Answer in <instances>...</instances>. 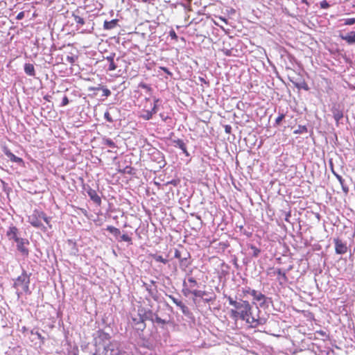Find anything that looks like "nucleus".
Wrapping results in <instances>:
<instances>
[{"label":"nucleus","instance_id":"obj_15","mask_svg":"<svg viewBox=\"0 0 355 355\" xmlns=\"http://www.w3.org/2000/svg\"><path fill=\"white\" fill-rule=\"evenodd\" d=\"M87 194H88L89 197L90 198V199L92 201H94L96 204H97L98 205H100L101 204V198L98 195L97 192L94 189H89L87 191Z\"/></svg>","mask_w":355,"mask_h":355},{"label":"nucleus","instance_id":"obj_48","mask_svg":"<svg viewBox=\"0 0 355 355\" xmlns=\"http://www.w3.org/2000/svg\"><path fill=\"white\" fill-rule=\"evenodd\" d=\"M183 286L185 287L186 286H187V283L185 282H184L183 283Z\"/></svg>","mask_w":355,"mask_h":355},{"label":"nucleus","instance_id":"obj_19","mask_svg":"<svg viewBox=\"0 0 355 355\" xmlns=\"http://www.w3.org/2000/svg\"><path fill=\"white\" fill-rule=\"evenodd\" d=\"M149 256L157 262H160L164 264H166L168 262V259H167V257L164 258L162 256L158 255L157 254H150ZM166 257H168V255Z\"/></svg>","mask_w":355,"mask_h":355},{"label":"nucleus","instance_id":"obj_6","mask_svg":"<svg viewBox=\"0 0 355 355\" xmlns=\"http://www.w3.org/2000/svg\"><path fill=\"white\" fill-rule=\"evenodd\" d=\"M17 243V248L20 252L22 256L28 257L29 255V250L27 246L29 245V241L26 239L20 238L15 241Z\"/></svg>","mask_w":355,"mask_h":355},{"label":"nucleus","instance_id":"obj_45","mask_svg":"<svg viewBox=\"0 0 355 355\" xmlns=\"http://www.w3.org/2000/svg\"><path fill=\"white\" fill-rule=\"evenodd\" d=\"M218 19L221 21H223L225 24H227V21L225 18L223 17H219Z\"/></svg>","mask_w":355,"mask_h":355},{"label":"nucleus","instance_id":"obj_43","mask_svg":"<svg viewBox=\"0 0 355 355\" xmlns=\"http://www.w3.org/2000/svg\"><path fill=\"white\" fill-rule=\"evenodd\" d=\"M24 17V12H20L18 13V15H17V19H22Z\"/></svg>","mask_w":355,"mask_h":355},{"label":"nucleus","instance_id":"obj_36","mask_svg":"<svg viewBox=\"0 0 355 355\" xmlns=\"http://www.w3.org/2000/svg\"><path fill=\"white\" fill-rule=\"evenodd\" d=\"M251 249L253 250V256L257 257L260 253V250L255 246H251Z\"/></svg>","mask_w":355,"mask_h":355},{"label":"nucleus","instance_id":"obj_1","mask_svg":"<svg viewBox=\"0 0 355 355\" xmlns=\"http://www.w3.org/2000/svg\"><path fill=\"white\" fill-rule=\"evenodd\" d=\"M227 300L229 304L234 307V309L230 310V315L235 322L239 319L245 320L252 327H257L258 325L263 324L261 320L259 319L255 320L252 318L250 320L251 306L248 301L240 300L238 302L233 300L230 296L227 297Z\"/></svg>","mask_w":355,"mask_h":355},{"label":"nucleus","instance_id":"obj_35","mask_svg":"<svg viewBox=\"0 0 355 355\" xmlns=\"http://www.w3.org/2000/svg\"><path fill=\"white\" fill-rule=\"evenodd\" d=\"M329 6H330L329 3L326 0H323L322 1L320 2V8H321L327 9V8H329Z\"/></svg>","mask_w":355,"mask_h":355},{"label":"nucleus","instance_id":"obj_39","mask_svg":"<svg viewBox=\"0 0 355 355\" xmlns=\"http://www.w3.org/2000/svg\"><path fill=\"white\" fill-rule=\"evenodd\" d=\"M69 101L67 96H64L62 98L61 106H65L69 103Z\"/></svg>","mask_w":355,"mask_h":355},{"label":"nucleus","instance_id":"obj_16","mask_svg":"<svg viewBox=\"0 0 355 355\" xmlns=\"http://www.w3.org/2000/svg\"><path fill=\"white\" fill-rule=\"evenodd\" d=\"M340 37L349 44H355V31H351L346 35H340Z\"/></svg>","mask_w":355,"mask_h":355},{"label":"nucleus","instance_id":"obj_42","mask_svg":"<svg viewBox=\"0 0 355 355\" xmlns=\"http://www.w3.org/2000/svg\"><path fill=\"white\" fill-rule=\"evenodd\" d=\"M159 69L161 70L164 71L166 73H167V74H168L170 76L172 75L171 72L166 67H160Z\"/></svg>","mask_w":355,"mask_h":355},{"label":"nucleus","instance_id":"obj_3","mask_svg":"<svg viewBox=\"0 0 355 355\" xmlns=\"http://www.w3.org/2000/svg\"><path fill=\"white\" fill-rule=\"evenodd\" d=\"M30 275H28L26 270H23L21 274L18 276L14 283V287L17 290L20 289L25 293H30Z\"/></svg>","mask_w":355,"mask_h":355},{"label":"nucleus","instance_id":"obj_30","mask_svg":"<svg viewBox=\"0 0 355 355\" xmlns=\"http://www.w3.org/2000/svg\"><path fill=\"white\" fill-rule=\"evenodd\" d=\"M134 168L130 166H127L125 167L123 170H121L120 171L123 173H128V174H133L134 173Z\"/></svg>","mask_w":355,"mask_h":355},{"label":"nucleus","instance_id":"obj_34","mask_svg":"<svg viewBox=\"0 0 355 355\" xmlns=\"http://www.w3.org/2000/svg\"><path fill=\"white\" fill-rule=\"evenodd\" d=\"M355 24V18H348L345 20V25H353Z\"/></svg>","mask_w":355,"mask_h":355},{"label":"nucleus","instance_id":"obj_41","mask_svg":"<svg viewBox=\"0 0 355 355\" xmlns=\"http://www.w3.org/2000/svg\"><path fill=\"white\" fill-rule=\"evenodd\" d=\"M105 119H107V121H109V122H112V121H113V120H112V117L110 116V113H109L108 112H106L105 113Z\"/></svg>","mask_w":355,"mask_h":355},{"label":"nucleus","instance_id":"obj_46","mask_svg":"<svg viewBox=\"0 0 355 355\" xmlns=\"http://www.w3.org/2000/svg\"><path fill=\"white\" fill-rule=\"evenodd\" d=\"M302 3H305L307 6H309V3L307 0H301Z\"/></svg>","mask_w":355,"mask_h":355},{"label":"nucleus","instance_id":"obj_50","mask_svg":"<svg viewBox=\"0 0 355 355\" xmlns=\"http://www.w3.org/2000/svg\"><path fill=\"white\" fill-rule=\"evenodd\" d=\"M277 277H281V275H276Z\"/></svg>","mask_w":355,"mask_h":355},{"label":"nucleus","instance_id":"obj_24","mask_svg":"<svg viewBox=\"0 0 355 355\" xmlns=\"http://www.w3.org/2000/svg\"><path fill=\"white\" fill-rule=\"evenodd\" d=\"M174 257L179 259L180 265H183L184 262L187 261V258H182L181 252L178 249H175V250Z\"/></svg>","mask_w":355,"mask_h":355},{"label":"nucleus","instance_id":"obj_27","mask_svg":"<svg viewBox=\"0 0 355 355\" xmlns=\"http://www.w3.org/2000/svg\"><path fill=\"white\" fill-rule=\"evenodd\" d=\"M175 142L177 144V146H178L181 150H182L184 153H187L186 145L182 139H178Z\"/></svg>","mask_w":355,"mask_h":355},{"label":"nucleus","instance_id":"obj_2","mask_svg":"<svg viewBox=\"0 0 355 355\" xmlns=\"http://www.w3.org/2000/svg\"><path fill=\"white\" fill-rule=\"evenodd\" d=\"M42 220H44L45 223L51 227V225H49L50 218L47 217L43 211L35 209L28 217V220L31 225L37 228H40L42 226Z\"/></svg>","mask_w":355,"mask_h":355},{"label":"nucleus","instance_id":"obj_32","mask_svg":"<svg viewBox=\"0 0 355 355\" xmlns=\"http://www.w3.org/2000/svg\"><path fill=\"white\" fill-rule=\"evenodd\" d=\"M76 60H77V56L67 55L66 58V60L71 64H73L76 62Z\"/></svg>","mask_w":355,"mask_h":355},{"label":"nucleus","instance_id":"obj_17","mask_svg":"<svg viewBox=\"0 0 355 355\" xmlns=\"http://www.w3.org/2000/svg\"><path fill=\"white\" fill-rule=\"evenodd\" d=\"M119 20L116 19H112L111 21H105L103 24V28L106 30H110L114 28L118 23Z\"/></svg>","mask_w":355,"mask_h":355},{"label":"nucleus","instance_id":"obj_5","mask_svg":"<svg viewBox=\"0 0 355 355\" xmlns=\"http://www.w3.org/2000/svg\"><path fill=\"white\" fill-rule=\"evenodd\" d=\"M267 275L270 276L281 275V277L277 278L280 285H284L288 282V277L286 272L282 270L281 268H270L267 270Z\"/></svg>","mask_w":355,"mask_h":355},{"label":"nucleus","instance_id":"obj_11","mask_svg":"<svg viewBox=\"0 0 355 355\" xmlns=\"http://www.w3.org/2000/svg\"><path fill=\"white\" fill-rule=\"evenodd\" d=\"M7 236L9 239H12L15 241L19 240L20 238L18 237V229L15 226H11L9 227L6 232Z\"/></svg>","mask_w":355,"mask_h":355},{"label":"nucleus","instance_id":"obj_38","mask_svg":"<svg viewBox=\"0 0 355 355\" xmlns=\"http://www.w3.org/2000/svg\"><path fill=\"white\" fill-rule=\"evenodd\" d=\"M253 289H251L250 288H247L243 290V296H247L248 295H251V291H252Z\"/></svg>","mask_w":355,"mask_h":355},{"label":"nucleus","instance_id":"obj_51","mask_svg":"<svg viewBox=\"0 0 355 355\" xmlns=\"http://www.w3.org/2000/svg\"><path fill=\"white\" fill-rule=\"evenodd\" d=\"M294 132H295V133H298V132H299V130H295Z\"/></svg>","mask_w":355,"mask_h":355},{"label":"nucleus","instance_id":"obj_22","mask_svg":"<svg viewBox=\"0 0 355 355\" xmlns=\"http://www.w3.org/2000/svg\"><path fill=\"white\" fill-rule=\"evenodd\" d=\"M100 89H102L103 91V96L107 97L109 96H110L111 94V92L109 89L107 88H101L100 87H89V91H94V90H100Z\"/></svg>","mask_w":355,"mask_h":355},{"label":"nucleus","instance_id":"obj_26","mask_svg":"<svg viewBox=\"0 0 355 355\" xmlns=\"http://www.w3.org/2000/svg\"><path fill=\"white\" fill-rule=\"evenodd\" d=\"M187 280H188V284H189L188 286L190 288H194L198 286V282L194 277H189Z\"/></svg>","mask_w":355,"mask_h":355},{"label":"nucleus","instance_id":"obj_40","mask_svg":"<svg viewBox=\"0 0 355 355\" xmlns=\"http://www.w3.org/2000/svg\"><path fill=\"white\" fill-rule=\"evenodd\" d=\"M155 322L157 323H159V324H166V322L164 320L162 319L161 318H159L157 315L155 317Z\"/></svg>","mask_w":355,"mask_h":355},{"label":"nucleus","instance_id":"obj_8","mask_svg":"<svg viewBox=\"0 0 355 355\" xmlns=\"http://www.w3.org/2000/svg\"><path fill=\"white\" fill-rule=\"evenodd\" d=\"M157 101L153 103L151 110H144L143 114L141 115V118L145 120H149L153 117V114L157 112Z\"/></svg>","mask_w":355,"mask_h":355},{"label":"nucleus","instance_id":"obj_29","mask_svg":"<svg viewBox=\"0 0 355 355\" xmlns=\"http://www.w3.org/2000/svg\"><path fill=\"white\" fill-rule=\"evenodd\" d=\"M73 17L74 18L76 23H77L78 24H80L81 26L85 24V20L83 17L76 15H73Z\"/></svg>","mask_w":355,"mask_h":355},{"label":"nucleus","instance_id":"obj_18","mask_svg":"<svg viewBox=\"0 0 355 355\" xmlns=\"http://www.w3.org/2000/svg\"><path fill=\"white\" fill-rule=\"evenodd\" d=\"M24 71L27 75L31 76H34L35 75V67L33 64L30 63L25 64Z\"/></svg>","mask_w":355,"mask_h":355},{"label":"nucleus","instance_id":"obj_47","mask_svg":"<svg viewBox=\"0 0 355 355\" xmlns=\"http://www.w3.org/2000/svg\"><path fill=\"white\" fill-rule=\"evenodd\" d=\"M304 86H302V88H304V89L307 90V89H308V86H307V85H306L305 83H304Z\"/></svg>","mask_w":355,"mask_h":355},{"label":"nucleus","instance_id":"obj_28","mask_svg":"<svg viewBox=\"0 0 355 355\" xmlns=\"http://www.w3.org/2000/svg\"><path fill=\"white\" fill-rule=\"evenodd\" d=\"M103 144L110 147V148H115L116 144L114 142L110 139H103Z\"/></svg>","mask_w":355,"mask_h":355},{"label":"nucleus","instance_id":"obj_9","mask_svg":"<svg viewBox=\"0 0 355 355\" xmlns=\"http://www.w3.org/2000/svg\"><path fill=\"white\" fill-rule=\"evenodd\" d=\"M331 112L333 114V116L338 124L339 121L342 119L343 117V112L340 109L339 105L333 106Z\"/></svg>","mask_w":355,"mask_h":355},{"label":"nucleus","instance_id":"obj_13","mask_svg":"<svg viewBox=\"0 0 355 355\" xmlns=\"http://www.w3.org/2000/svg\"><path fill=\"white\" fill-rule=\"evenodd\" d=\"M116 345L113 342H110L105 347L106 352L110 351L109 355H121V352L118 347L114 348Z\"/></svg>","mask_w":355,"mask_h":355},{"label":"nucleus","instance_id":"obj_44","mask_svg":"<svg viewBox=\"0 0 355 355\" xmlns=\"http://www.w3.org/2000/svg\"><path fill=\"white\" fill-rule=\"evenodd\" d=\"M291 211H287L286 213L285 220L287 222H289V218H291Z\"/></svg>","mask_w":355,"mask_h":355},{"label":"nucleus","instance_id":"obj_14","mask_svg":"<svg viewBox=\"0 0 355 355\" xmlns=\"http://www.w3.org/2000/svg\"><path fill=\"white\" fill-rule=\"evenodd\" d=\"M3 152L10 161L19 164L23 163V159L21 157L15 156L8 148H5Z\"/></svg>","mask_w":355,"mask_h":355},{"label":"nucleus","instance_id":"obj_20","mask_svg":"<svg viewBox=\"0 0 355 355\" xmlns=\"http://www.w3.org/2000/svg\"><path fill=\"white\" fill-rule=\"evenodd\" d=\"M106 60L109 62V65L107 67L108 71H114L116 69V65L114 63V58L112 56H108L106 58Z\"/></svg>","mask_w":355,"mask_h":355},{"label":"nucleus","instance_id":"obj_31","mask_svg":"<svg viewBox=\"0 0 355 355\" xmlns=\"http://www.w3.org/2000/svg\"><path fill=\"white\" fill-rule=\"evenodd\" d=\"M285 118V114L283 113H281L279 114V116L275 119V125H279L282 123V120Z\"/></svg>","mask_w":355,"mask_h":355},{"label":"nucleus","instance_id":"obj_10","mask_svg":"<svg viewBox=\"0 0 355 355\" xmlns=\"http://www.w3.org/2000/svg\"><path fill=\"white\" fill-rule=\"evenodd\" d=\"M169 298L173 301L174 304H175L178 306L180 308L184 314H189V308L182 301L179 300L178 299L175 298L172 295H169Z\"/></svg>","mask_w":355,"mask_h":355},{"label":"nucleus","instance_id":"obj_33","mask_svg":"<svg viewBox=\"0 0 355 355\" xmlns=\"http://www.w3.org/2000/svg\"><path fill=\"white\" fill-rule=\"evenodd\" d=\"M121 241L132 243V239L128 234H124L121 236Z\"/></svg>","mask_w":355,"mask_h":355},{"label":"nucleus","instance_id":"obj_23","mask_svg":"<svg viewBox=\"0 0 355 355\" xmlns=\"http://www.w3.org/2000/svg\"><path fill=\"white\" fill-rule=\"evenodd\" d=\"M106 230L114 236H119L121 234L119 229L114 226L109 225L107 227Z\"/></svg>","mask_w":355,"mask_h":355},{"label":"nucleus","instance_id":"obj_4","mask_svg":"<svg viewBox=\"0 0 355 355\" xmlns=\"http://www.w3.org/2000/svg\"><path fill=\"white\" fill-rule=\"evenodd\" d=\"M183 293L185 295L189 294H192L196 297L202 298L203 300L206 302H213L216 299V296L214 295L208 296V294L205 291H199V290H190L189 288H183Z\"/></svg>","mask_w":355,"mask_h":355},{"label":"nucleus","instance_id":"obj_52","mask_svg":"<svg viewBox=\"0 0 355 355\" xmlns=\"http://www.w3.org/2000/svg\"><path fill=\"white\" fill-rule=\"evenodd\" d=\"M192 23H193V21H190V23L189 24V25H191Z\"/></svg>","mask_w":355,"mask_h":355},{"label":"nucleus","instance_id":"obj_21","mask_svg":"<svg viewBox=\"0 0 355 355\" xmlns=\"http://www.w3.org/2000/svg\"><path fill=\"white\" fill-rule=\"evenodd\" d=\"M336 178L342 186L343 192L345 193V194L347 195L349 192V187L344 183L345 180L343 179V178L340 175H336Z\"/></svg>","mask_w":355,"mask_h":355},{"label":"nucleus","instance_id":"obj_53","mask_svg":"<svg viewBox=\"0 0 355 355\" xmlns=\"http://www.w3.org/2000/svg\"><path fill=\"white\" fill-rule=\"evenodd\" d=\"M295 86H296L297 87H300V86H299L297 84H296V85H295Z\"/></svg>","mask_w":355,"mask_h":355},{"label":"nucleus","instance_id":"obj_37","mask_svg":"<svg viewBox=\"0 0 355 355\" xmlns=\"http://www.w3.org/2000/svg\"><path fill=\"white\" fill-rule=\"evenodd\" d=\"M169 36L171 39L175 40V41L178 40V35H176L175 32L173 30H171L169 32Z\"/></svg>","mask_w":355,"mask_h":355},{"label":"nucleus","instance_id":"obj_7","mask_svg":"<svg viewBox=\"0 0 355 355\" xmlns=\"http://www.w3.org/2000/svg\"><path fill=\"white\" fill-rule=\"evenodd\" d=\"M334 242L335 244V251L336 254H343L347 252V246L346 243H343L340 239H334Z\"/></svg>","mask_w":355,"mask_h":355},{"label":"nucleus","instance_id":"obj_25","mask_svg":"<svg viewBox=\"0 0 355 355\" xmlns=\"http://www.w3.org/2000/svg\"><path fill=\"white\" fill-rule=\"evenodd\" d=\"M98 338L105 341V340H107L109 341L110 339V336L109 334L106 333V332H104L103 331H99L98 332Z\"/></svg>","mask_w":355,"mask_h":355},{"label":"nucleus","instance_id":"obj_49","mask_svg":"<svg viewBox=\"0 0 355 355\" xmlns=\"http://www.w3.org/2000/svg\"><path fill=\"white\" fill-rule=\"evenodd\" d=\"M214 23L215 25L219 26L217 22H216L215 21H214Z\"/></svg>","mask_w":355,"mask_h":355},{"label":"nucleus","instance_id":"obj_12","mask_svg":"<svg viewBox=\"0 0 355 355\" xmlns=\"http://www.w3.org/2000/svg\"><path fill=\"white\" fill-rule=\"evenodd\" d=\"M251 295L253 297L254 301L261 302V304H264L266 301V297L261 292H258L256 290L251 291Z\"/></svg>","mask_w":355,"mask_h":355}]
</instances>
